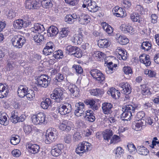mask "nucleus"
<instances>
[{"mask_svg": "<svg viewBox=\"0 0 159 159\" xmlns=\"http://www.w3.org/2000/svg\"><path fill=\"white\" fill-rule=\"evenodd\" d=\"M58 132L54 128H50L47 129L45 134L46 139L45 142L49 144L54 142L57 138Z\"/></svg>", "mask_w": 159, "mask_h": 159, "instance_id": "obj_1", "label": "nucleus"}, {"mask_svg": "<svg viewBox=\"0 0 159 159\" xmlns=\"http://www.w3.org/2000/svg\"><path fill=\"white\" fill-rule=\"evenodd\" d=\"M36 80L38 86L46 88L50 84L51 78L47 75L43 74L38 76Z\"/></svg>", "mask_w": 159, "mask_h": 159, "instance_id": "obj_2", "label": "nucleus"}, {"mask_svg": "<svg viewBox=\"0 0 159 159\" xmlns=\"http://www.w3.org/2000/svg\"><path fill=\"white\" fill-rule=\"evenodd\" d=\"M32 121L36 125L45 124L47 123L46 120V115L43 112H39L32 117Z\"/></svg>", "mask_w": 159, "mask_h": 159, "instance_id": "obj_3", "label": "nucleus"}, {"mask_svg": "<svg viewBox=\"0 0 159 159\" xmlns=\"http://www.w3.org/2000/svg\"><path fill=\"white\" fill-rule=\"evenodd\" d=\"M25 38L20 35H15L11 39L13 45L15 47L21 48L25 42Z\"/></svg>", "mask_w": 159, "mask_h": 159, "instance_id": "obj_4", "label": "nucleus"}, {"mask_svg": "<svg viewBox=\"0 0 159 159\" xmlns=\"http://www.w3.org/2000/svg\"><path fill=\"white\" fill-rule=\"evenodd\" d=\"M91 75L99 83L103 84L105 82V76L99 70L93 69L91 70Z\"/></svg>", "mask_w": 159, "mask_h": 159, "instance_id": "obj_5", "label": "nucleus"}, {"mask_svg": "<svg viewBox=\"0 0 159 159\" xmlns=\"http://www.w3.org/2000/svg\"><path fill=\"white\" fill-rule=\"evenodd\" d=\"M72 109V106L70 103L65 102L59 106L58 111L61 115H65L70 113Z\"/></svg>", "mask_w": 159, "mask_h": 159, "instance_id": "obj_6", "label": "nucleus"}, {"mask_svg": "<svg viewBox=\"0 0 159 159\" xmlns=\"http://www.w3.org/2000/svg\"><path fill=\"white\" fill-rule=\"evenodd\" d=\"M41 3L39 0H26L25 4L27 9H36L40 6Z\"/></svg>", "mask_w": 159, "mask_h": 159, "instance_id": "obj_7", "label": "nucleus"}, {"mask_svg": "<svg viewBox=\"0 0 159 159\" xmlns=\"http://www.w3.org/2000/svg\"><path fill=\"white\" fill-rule=\"evenodd\" d=\"M31 24L29 20L19 19L15 20L13 25L14 28L17 29H20L22 27H26Z\"/></svg>", "mask_w": 159, "mask_h": 159, "instance_id": "obj_8", "label": "nucleus"}, {"mask_svg": "<svg viewBox=\"0 0 159 159\" xmlns=\"http://www.w3.org/2000/svg\"><path fill=\"white\" fill-rule=\"evenodd\" d=\"M63 92L60 88H56L53 91V93L51 94L52 99L55 100L57 102H60L62 99V96Z\"/></svg>", "mask_w": 159, "mask_h": 159, "instance_id": "obj_9", "label": "nucleus"}, {"mask_svg": "<svg viewBox=\"0 0 159 159\" xmlns=\"http://www.w3.org/2000/svg\"><path fill=\"white\" fill-rule=\"evenodd\" d=\"M64 148L63 144L61 143L58 144L53 146L52 148L51 153L55 157H57L62 153V151Z\"/></svg>", "mask_w": 159, "mask_h": 159, "instance_id": "obj_10", "label": "nucleus"}, {"mask_svg": "<svg viewBox=\"0 0 159 159\" xmlns=\"http://www.w3.org/2000/svg\"><path fill=\"white\" fill-rule=\"evenodd\" d=\"M141 106L140 104H134L133 105H125L122 108V110H125L130 113H134L135 110H138L141 107Z\"/></svg>", "mask_w": 159, "mask_h": 159, "instance_id": "obj_11", "label": "nucleus"}, {"mask_svg": "<svg viewBox=\"0 0 159 159\" xmlns=\"http://www.w3.org/2000/svg\"><path fill=\"white\" fill-rule=\"evenodd\" d=\"M120 90L123 94H129L131 92V87L130 84L127 82H121L119 84Z\"/></svg>", "mask_w": 159, "mask_h": 159, "instance_id": "obj_12", "label": "nucleus"}, {"mask_svg": "<svg viewBox=\"0 0 159 159\" xmlns=\"http://www.w3.org/2000/svg\"><path fill=\"white\" fill-rule=\"evenodd\" d=\"M55 49V46L52 42H48L43 50V53L45 55H48L52 53Z\"/></svg>", "mask_w": 159, "mask_h": 159, "instance_id": "obj_13", "label": "nucleus"}, {"mask_svg": "<svg viewBox=\"0 0 159 159\" xmlns=\"http://www.w3.org/2000/svg\"><path fill=\"white\" fill-rule=\"evenodd\" d=\"M26 148L30 152L33 154L38 153L40 149V147L39 145L31 143H27Z\"/></svg>", "mask_w": 159, "mask_h": 159, "instance_id": "obj_14", "label": "nucleus"}, {"mask_svg": "<svg viewBox=\"0 0 159 159\" xmlns=\"http://www.w3.org/2000/svg\"><path fill=\"white\" fill-rule=\"evenodd\" d=\"M85 105L82 102L76 103L75 105V110L74 112L75 115L77 116H80L83 113Z\"/></svg>", "mask_w": 159, "mask_h": 159, "instance_id": "obj_15", "label": "nucleus"}, {"mask_svg": "<svg viewBox=\"0 0 159 159\" xmlns=\"http://www.w3.org/2000/svg\"><path fill=\"white\" fill-rule=\"evenodd\" d=\"M70 123H71L70 122L67 120H63L60 123L59 128L61 130L69 131L71 130L72 127Z\"/></svg>", "mask_w": 159, "mask_h": 159, "instance_id": "obj_16", "label": "nucleus"}, {"mask_svg": "<svg viewBox=\"0 0 159 159\" xmlns=\"http://www.w3.org/2000/svg\"><path fill=\"white\" fill-rule=\"evenodd\" d=\"M88 0V3H87L88 4L87 9L90 12H96L98 10L99 7L97 6L96 2L92 0Z\"/></svg>", "mask_w": 159, "mask_h": 159, "instance_id": "obj_17", "label": "nucleus"}, {"mask_svg": "<svg viewBox=\"0 0 159 159\" xmlns=\"http://www.w3.org/2000/svg\"><path fill=\"white\" fill-rule=\"evenodd\" d=\"M68 89L70 92L71 96L74 97L79 96L80 90L75 85L70 84L68 86Z\"/></svg>", "mask_w": 159, "mask_h": 159, "instance_id": "obj_18", "label": "nucleus"}, {"mask_svg": "<svg viewBox=\"0 0 159 159\" xmlns=\"http://www.w3.org/2000/svg\"><path fill=\"white\" fill-rule=\"evenodd\" d=\"M83 37L82 33L75 34L71 37V40L75 45L80 44L83 41Z\"/></svg>", "mask_w": 159, "mask_h": 159, "instance_id": "obj_19", "label": "nucleus"}, {"mask_svg": "<svg viewBox=\"0 0 159 159\" xmlns=\"http://www.w3.org/2000/svg\"><path fill=\"white\" fill-rule=\"evenodd\" d=\"M78 20L80 24L82 25H86L90 22V18L88 15L82 14L79 16Z\"/></svg>", "mask_w": 159, "mask_h": 159, "instance_id": "obj_20", "label": "nucleus"}, {"mask_svg": "<svg viewBox=\"0 0 159 159\" xmlns=\"http://www.w3.org/2000/svg\"><path fill=\"white\" fill-rule=\"evenodd\" d=\"M120 29L125 33L132 34L134 31L132 26L129 24H122L120 26Z\"/></svg>", "mask_w": 159, "mask_h": 159, "instance_id": "obj_21", "label": "nucleus"}, {"mask_svg": "<svg viewBox=\"0 0 159 159\" xmlns=\"http://www.w3.org/2000/svg\"><path fill=\"white\" fill-rule=\"evenodd\" d=\"M112 107V105L110 103L105 102L102 104V108L103 111L106 114H110L111 113Z\"/></svg>", "mask_w": 159, "mask_h": 159, "instance_id": "obj_22", "label": "nucleus"}, {"mask_svg": "<svg viewBox=\"0 0 159 159\" xmlns=\"http://www.w3.org/2000/svg\"><path fill=\"white\" fill-rule=\"evenodd\" d=\"M148 55L145 54H142L139 56V61L140 62L145 64L146 66H148L150 65L151 62Z\"/></svg>", "mask_w": 159, "mask_h": 159, "instance_id": "obj_23", "label": "nucleus"}, {"mask_svg": "<svg viewBox=\"0 0 159 159\" xmlns=\"http://www.w3.org/2000/svg\"><path fill=\"white\" fill-rule=\"evenodd\" d=\"M144 120H139L133 122L132 125V128L136 131L140 130L144 125Z\"/></svg>", "mask_w": 159, "mask_h": 159, "instance_id": "obj_24", "label": "nucleus"}, {"mask_svg": "<svg viewBox=\"0 0 159 159\" xmlns=\"http://www.w3.org/2000/svg\"><path fill=\"white\" fill-rule=\"evenodd\" d=\"M44 30L45 28L43 25L39 23L34 24V27H32L30 29V30L31 31L34 33L38 32V33H41Z\"/></svg>", "mask_w": 159, "mask_h": 159, "instance_id": "obj_25", "label": "nucleus"}, {"mask_svg": "<svg viewBox=\"0 0 159 159\" xmlns=\"http://www.w3.org/2000/svg\"><path fill=\"white\" fill-rule=\"evenodd\" d=\"M107 93L109 95H110L113 98L115 99H118L120 95V91L114 88L110 89Z\"/></svg>", "mask_w": 159, "mask_h": 159, "instance_id": "obj_26", "label": "nucleus"}, {"mask_svg": "<svg viewBox=\"0 0 159 159\" xmlns=\"http://www.w3.org/2000/svg\"><path fill=\"white\" fill-rule=\"evenodd\" d=\"M110 41L107 39H100L98 41V45L100 48H107L110 46Z\"/></svg>", "mask_w": 159, "mask_h": 159, "instance_id": "obj_27", "label": "nucleus"}, {"mask_svg": "<svg viewBox=\"0 0 159 159\" xmlns=\"http://www.w3.org/2000/svg\"><path fill=\"white\" fill-rule=\"evenodd\" d=\"M116 39L118 42L121 45H125L129 42V39L124 35H120L119 34L116 35Z\"/></svg>", "mask_w": 159, "mask_h": 159, "instance_id": "obj_28", "label": "nucleus"}, {"mask_svg": "<svg viewBox=\"0 0 159 159\" xmlns=\"http://www.w3.org/2000/svg\"><path fill=\"white\" fill-rule=\"evenodd\" d=\"M117 65L113 64L112 62H110L107 64V67L106 68V71L107 74H111L112 73L116 70Z\"/></svg>", "mask_w": 159, "mask_h": 159, "instance_id": "obj_29", "label": "nucleus"}, {"mask_svg": "<svg viewBox=\"0 0 159 159\" xmlns=\"http://www.w3.org/2000/svg\"><path fill=\"white\" fill-rule=\"evenodd\" d=\"M8 93L7 88L3 84L0 83V98L6 97Z\"/></svg>", "mask_w": 159, "mask_h": 159, "instance_id": "obj_30", "label": "nucleus"}, {"mask_svg": "<svg viewBox=\"0 0 159 159\" xmlns=\"http://www.w3.org/2000/svg\"><path fill=\"white\" fill-rule=\"evenodd\" d=\"M28 89L27 87L24 86L23 85H20L18 89V95L20 98H23L26 94V92Z\"/></svg>", "mask_w": 159, "mask_h": 159, "instance_id": "obj_31", "label": "nucleus"}, {"mask_svg": "<svg viewBox=\"0 0 159 159\" xmlns=\"http://www.w3.org/2000/svg\"><path fill=\"white\" fill-rule=\"evenodd\" d=\"M58 32V30L56 27L51 26L47 30V35L48 37L55 36Z\"/></svg>", "mask_w": 159, "mask_h": 159, "instance_id": "obj_32", "label": "nucleus"}, {"mask_svg": "<svg viewBox=\"0 0 159 159\" xmlns=\"http://www.w3.org/2000/svg\"><path fill=\"white\" fill-rule=\"evenodd\" d=\"M84 102L87 105H89V107L94 111L98 109V106L95 104L96 102L93 99L86 100L84 101Z\"/></svg>", "mask_w": 159, "mask_h": 159, "instance_id": "obj_33", "label": "nucleus"}, {"mask_svg": "<svg viewBox=\"0 0 159 159\" xmlns=\"http://www.w3.org/2000/svg\"><path fill=\"white\" fill-rule=\"evenodd\" d=\"M0 124L4 125H7L8 124L7 114L4 112H0Z\"/></svg>", "mask_w": 159, "mask_h": 159, "instance_id": "obj_34", "label": "nucleus"}, {"mask_svg": "<svg viewBox=\"0 0 159 159\" xmlns=\"http://www.w3.org/2000/svg\"><path fill=\"white\" fill-rule=\"evenodd\" d=\"M86 112L85 116L86 119L91 122H93L94 121L95 118L93 111H92L88 110L86 111Z\"/></svg>", "mask_w": 159, "mask_h": 159, "instance_id": "obj_35", "label": "nucleus"}, {"mask_svg": "<svg viewBox=\"0 0 159 159\" xmlns=\"http://www.w3.org/2000/svg\"><path fill=\"white\" fill-rule=\"evenodd\" d=\"M113 134V133L112 130L108 129H106L103 133V137L104 140L108 141Z\"/></svg>", "mask_w": 159, "mask_h": 159, "instance_id": "obj_36", "label": "nucleus"}, {"mask_svg": "<svg viewBox=\"0 0 159 159\" xmlns=\"http://www.w3.org/2000/svg\"><path fill=\"white\" fill-rule=\"evenodd\" d=\"M90 93L92 95L97 97H101L103 94L104 92L102 89H96L91 90Z\"/></svg>", "mask_w": 159, "mask_h": 159, "instance_id": "obj_37", "label": "nucleus"}, {"mask_svg": "<svg viewBox=\"0 0 159 159\" xmlns=\"http://www.w3.org/2000/svg\"><path fill=\"white\" fill-rule=\"evenodd\" d=\"M63 57V52L61 50H58L57 51H55L54 52L53 54V56L52 57V58L50 60V61H52L53 62H52L51 63H54V61H52V59H58V58H62Z\"/></svg>", "mask_w": 159, "mask_h": 159, "instance_id": "obj_38", "label": "nucleus"}, {"mask_svg": "<svg viewBox=\"0 0 159 159\" xmlns=\"http://www.w3.org/2000/svg\"><path fill=\"white\" fill-rule=\"evenodd\" d=\"M123 112L120 115V117L122 120H130L133 117V114L122 110Z\"/></svg>", "mask_w": 159, "mask_h": 159, "instance_id": "obj_39", "label": "nucleus"}, {"mask_svg": "<svg viewBox=\"0 0 159 159\" xmlns=\"http://www.w3.org/2000/svg\"><path fill=\"white\" fill-rule=\"evenodd\" d=\"M137 152L140 155L146 156L148 154L149 151L143 146H138L137 148Z\"/></svg>", "mask_w": 159, "mask_h": 159, "instance_id": "obj_40", "label": "nucleus"}, {"mask_svg": "<svg viewBox=\"0 0 159 159\" xmlns=\"http://www.w3.org/2000/svg\"><path fill=\"white\" fill-rule=\"evenodd\" d=\"M52 103L51 100L49 98H46L45 100L42 101L41 104V106L43 109H47L49 107H51Z\"/></svg>", "mask_w": 159, "mask_h": 159, "instance_id": "obj_41", "label": "nucleus"}, {"mask_svg": "<svg viewBox=\"0 0 159 159\" xmlns=\"http://www.w3.org/2000/svg\"><path fill=\"white\" fill-rule=\"evenodd\" d=\"M152 44L149 41L143 42L142 43L141 48L144 51H148L151 48Z\"/></svg>", "mask_w": 159, "mask_h": 159, "instance_id": "obj_42", "label": "nucleus"}, {"mask_svg": "<svg viewBox=\"0 0 159 159\" xmlns=\"http://www.w3.org/2000/svg\"><path fill=\"white\" fill-rule=\"evenodd\" d=\"M102 25L103 29L108 34H110L113 32V30L112 27L106 23L105 22L102 23Z\"/></svg>", "mask_w": 159, "mask_h": 159, "instance_id": "obj_43", "label": "nucleus"}, {"mask_svg": "<svg viewBox=\"0 0 159 159\" xmlns=\"http://www.w3.org/2000/svg\"><path fill=\"white\" fill-rule=\"evenodd\" d=\"M124 150L120 147H118L115 149L113 152L116 157H120L124 153Z\"/></svg>", "mask_w": 159, "mask_h": 159, "instance_id": "obj_44", "label": "nucleus"}, {"mask_svg": "<svg viewBox=\"0 0 159 159\" xmlns=\"http://www.w3.org/2000/svg\"><path fill=\"white\" fill-rule=\"evenodd\" d=\"M33 39L35 42L40 44L43 40L44 36L43 35L38 33L34 36Z\"/></svg>", "mask_w": 159, "mask_h": 159, "instance_id": "obj_45", "label": "nucleus"}, {"mask_svg": "<svg viewBox=\"0 0 159 159\" xmlns=\"http://www.w3.org/2000/svg\"><path fill=\"white\" fill-rule=\"evenodd\" d=\"M130 18L133 22H140V16L137 13H133L130 14Z\"/></svg>", "mask_w": 159, "mask_h": 159, "instance_id": "obj_46", "label": "nucleus"}, {"mask_svg": "<svg viewBox=\"0 0 159 159\" xmlns=\"http://www.w3.org/2000/svg\"><path fill=\"white\" fill-rule=\"evenodd\" d=\"M20 138L19 136L14 135L11 137L10 142L12 144L16 145L20 142Z\"/></svg>", "mask_w": 159, "mask_h": 159, "instance_id": "obj_47", "label": "nucleus"}, {"mask_svg": "<svg viewBox=\"0 0 159 159\" xmlns=\"http://www.w3.org/2000/svg\"><path fill=\"white\" fill-rule=\"evenodd\" d=\"M142 93L143 95H150L151 92L148 87L146 84H143L141 85Z\"/></svg>", "mask_w": 159, "mask_h": 159, "instance_id": "obj_48", "label": "nucleus"}, {"mask_svg": "<svg viewBox=\"0 0 159 159\" xmlns=\"http://www.w3.org/2000/svg\"><path fill=\"white\" fill-rule=\"evenodd\" d=\"M69 31L67 28H64L61 29V30L59 32V36L60 38L66 37L68 35Z\"/></svg>", "mask_w": 159, "mask_h": 159, "instance_id": "obj_49", "label": "nucleus"}, {"mask_svg": "<svg viewBox=\"0 0 159 159\" xmlns=\"http://www.w3.org/2000/svg\"><path fill=\"white\" fill-rule=\"evenodd\" d=\"M127 147L128 151L130 153L134 154L137 152V149H136L133 143H129L127 145Z\"/></svg>", "mask_w": 159, "mask_h": 159, "instance_id": "obj_50", "label": "nucleus"}, {"mask_svg": "<svg viewBox=\"0 0 159 159\" xmlns=\"http://www.w3.org/2000/svg\"><path fill=\"white\" fill-rule=\"evenodd\" d=\"M77 47L69 45L66 47V51L67 53L72 55Z\"/></svg>", "mask_w": 159, "mask_h": 159, "instance_id": "obj_51", "label": "nucleus"}, {"mask_svg": "<svg viewBox=\"0 0 159 159\" xmlns=\"http://www.w3.org/2000/svg\"><path fill=\"white\" fill-rule=\"evenodd\" d=\"M42 4L43 8L48 9L51 8L52 6V4L51 0H44L42 2Z\"/></svg>", "mask_w": 159, "mask_h": 159, "instance_id": "obj_52", "label": "nucleus"}, {"mask_svg": "<svg viewBox=\"0 0 159 159\" xmlns=\"http://www.w3.org/2000/svg\"><path fill=\"white\" fill-rule=\"evenodd\" d=\"M83 147L82 143H81L79 144L75 150L76 152L80 156H81L85 152V150L83 148Z\"/></svg>", "mask_w": 159, "mask_h": 159, "instance_id": "obj_53", "label": "nucleus"}, {"mask_svg": "<svg viewBox=\"0 0 159 159\" xmlns=\"http://www.w3.org/2000/svg\"><path fill=\"white\" fill-rule=\"evenodd\" d=\"M25 96L29 100H32L35 97L34 92L33 90L30 89L28 90V89Z\"/></svg>", "mask_w": 159, "mask_h": 159, "instance_id": "obj_54", "label": "nucleus"}, {"mask_svg": "<svg viewBox=\"0 0 159 159\" xmlns=\"http://www.w3.org/2000/svg\"><path fill=\"white\" fill-rule=\"evenodd\" d=\"M64 79V78L62 74L58 73L56 75L55 78L53 79L54 83L57 84L58 82H61Z\"/></svg>", "mask_w": 159, "mask_h": 159, "instance_id": "obj_55", "label": "nucleus"}, {"mask_svg": "<svg viewBox=\"0 0 159 159\" xmlns=\"http://www.w3.org/2000/svg\"><path fill=\"white\" fill-rule=\"evenodd\" d=\"M82 52L80 49L77 47L72 55L77 58H80L82 56Z\"/></svg>", "mask_w": 159, "mask_h": 159, "instance_id": "obj_56", "label": "nucleus"}, {"mask_svg": "<svg viewBox=\"0 0 159 159\" xmlns=\"http://www.w3.org/2000/svg\"><path fill=\"white\" fill-rule=\"evenodd\" d=\"M83 148L85 150V152L91 150V144L86 141H83L81 142Z\"/></svg>", "mask_w": 159, "mask_h": 159, "instance_id": "obj_57", "label": "nucleus"}, {"mask_svg": "<svg viewBox=\"0 0 159 159\" xmlns=\"http://www.w3.org/2000/svg\"><path fill=\"white\" fill-rule=\"evenodd\" d=\"M121 140L120 137L116 135H114L111 139V143L116 144L119 142Z\"/></svg>", "mask_w": 159, "mask_h": 159, "instance_id": "obj_58", "label": "nucleus"}, {"mask_svg": "<svg viewBox=\"0 0 159 159\" xmlns=\"http://www.w3.org/2000/svg\"><path fill=\"white\" fill-rule=\"evenodd\" d=\"M93 57H96L97 59L98 58L103 59L106 57V55L103 53L100 52L96 51L95 52L93 55Z\"/></svg>", "mask_w": 159, "mask_h": 159, "instance_id": "obj_59", "label": "nucleus"}, {"mask_svg": "<svg viewBox=\"0 0 159 159\" xmlns=\"http://www.w3.org/2000/svg\"><path fill=\"white\" fill-rule=\"evenodd\" d=\"M72 68L75 70L77 74H81L83 72V69L79 65H74L73 66Z\"/></svg>", "mask_w": 159, "mask_h": 159, "instance_id": "obj_60", "label": "nucleus"}, {"mask_svg": "<svg viewBox=\"0 0 159 159\" xmlns=\"http://www.w3.org/2000/svg\"><path fill=\"white\" fill-rule=\"evenodd\" d=\"M122 3L123 6L125 9H128L131 7V2L128 0H123Z\"/></svg>", "mask_w": 159, "mask_h": 159, "instance_id": "obj_61", "label": "nucleus"}, {"mask_svg": "<svg viewBox=\"0 0 159 159\" xmlns=\"http://www.w3.org/2000/svg\"><path fill=\"white\" fill-rule=\"evenodd\" d=\"M19 117L15 114L13 113L11 114L10 117V120L11 122L14 123H16L19 122Z\"/></svg>", "mask_w": 159, "mask_h": 159, "instance_id": "obj_62", "label": "nucleus"}, {"mask_svg": "<svg viewBox=\"0 0 159 159\" xmlns=\"http://www.w3.org/2000/svg\"><path fill=\"white\" fill-rule=\"evenodd\" d=\"M123 70L124 73L126 75L132 74V70L131 68L129 66H124L123 69Z\"/></svg>", "mask_w": 159, "mask_h": 159, "instance_id": "obj_63", "label": "nucleus"}, {"mask_svg": "<svg viewBox=\"0 0 159 159\" xmlns=\"http://www.w3.org/2000/svg\"><path fill=\"white\" fill-rule=\"evenodd\" d=\"M145 113L143 111L138 112L136 116V118L139 119L138 120H144L143 118L145 116Z\"/></svg>", "mask_w": 159, "mask_h": 159, "instance_id": "obj_64", "label": "nucleus"}]
</instances>
